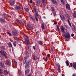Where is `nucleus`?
I'll list each match as a JSON object with an SVG mask.
<instances>
[{
    "mask_svg": "<svg viewBox=\"0 0 76 76\" xmlns=\"http://www.w3.org/2000/svg\"><path fill=\"white\" fill-rule=\"evenodd\" d=\"M74 35H75L73 34H71V37H74Z\"/></svg>",
    "mask_w": 76,
    "mask_h": 76,
    "instance_id": "45",
    "label": "nucleus"
},
{
    "mask_svg": "<svg viewBox=\"0 0 76 76\" xmlns=\"http://www.w3.org/2000/svg\"><path fill=\"white\" fill-rule=\"evenodd\" d=\"M57 28L58 29V31H59V32L60 33V29L59 28V27H58V26H57Z\"/></svg>",
    "mask_w": 76,
    "mask_h": 76,
    "instance_id": "34",
    "label": "nucleus"
},
{
    "mask_svg": "<svg viewBox=\"0 0 76 76\" xmlns=\"http://www.w3.org/2000/svg\"><path fill=\"white\" fill-rule=\"evenodd\" d=\"M58 72L59 73H60L61 72V70L60 68H58Z\"/></svg>",
    "mask_w": 76,
    "mask_h": 76,
    "instance_id": "42",
    "label": "nucleus"
},
{
    "mask_svg": "<svg viewBox=\"0 0 76 76\" xmlns=\"http://www.w3.org/2000/svg\"><path fill=\"white\" fill-rule=\"evenodd\" d=\"M58 69H60V66L59 65L58 66Z\"/></svg>",
    "mask_w": 76,
    "mask_h": 76,
    "instance_id": "54",
    "label": "nucleus"
},
{
    "mask_svg": "<svg viewBox=\"0 0 76 76\" xmlns=\"http://www.w3.org/2000/svg\"><path fill=\"white\" fill-rule=\"evenodd\" d=\"M39 15L38 12H36L34 13V16L35 19L37 22H38V16H39Z\"/></svg>",
    "mask_w": 76,
    "mask_h": 76,
    "instance_id": "2",
    "label": "nucleus"
},
{
    "mask_svg": "<svg viewBox=\"0 0 76 76\" xmlns=\"http://www.w3.org/2000/svg\"><path fill=\"white\" fill-rule=\"evenodd\" d=\"M73 67L76 70V63H75L73 64Z\"/></svg>",
    "mask_w": 76,
    "mask_h": 76,
    "instance_id": "25",
    "label": "nucleus"
},
{
    "mask_svg": "<svg viewBox=\"0 0 76 76\" xmlns=\"http://www.w3.org/2000/svg\"><path fill=\"white\" fill-rule=\"evenodd\" d=\"M66 7L68 10H70V5L68 4H66Z\"/></svg>",
    "mask_w": 76,
    "mask_h": 76,
    "instance_id": "7",
    "label": "nucleus"
},
{
    "mask_svg": "<svg viewBox=\"0 0 76 76\" xmlns=\"http://www.w3.org/2000/svg\"><path fill=\"white\" fill-rule=\"evenodd\" d=\"M64 26H65V28H66V29H69V26H68L66 25H64Z\"/></svg>",
    "mask_w": 76,
    "mask_h": 76,
    "instance_id": "35",
    "label": "nucleus"
},
{
    "mask_svg": "<svg viewBox=\"0 0 76 76\" xmlns=\"http://www.w3.org/2000/svg\"><path fill=\"white\" fill-rule=\"evenodd\" d=\"M27 76H31V74H29Z\"/></svg>",
    "mask_w": 76,
    "mask_h": 76,
    "instance_id": "60",
    "label": "nucleus"
},
{
    "mask_svg": "<svg viewBox=\"0 0 76 76\" xmlns=\"http://www.w3.org/2000/svg\"><path fill=\"white\" fill-rule=\"evenodd\" d=\"M7 44L8 46H9V47H10V42L8 43Z\"/></svg>",
    "mask_w": 76,
    "mask_h": 76,
    "instance_id": "48",
    "label": "nucleus"
},
{
    "mask_svg": "<svg viewBox=\"0 0 76 76\" xmlns=\"http://www.w3.org/2000/svg\"><path fill=\"white\" fill-rule=\"evenodd\" d=\"M61 76H64V74H62L61 75Z\"/></svg>",
    "mask_w": 76,
    "mask_h": 76,
    "instance_id": "62",
    "label": "nucleus"
},
{
    "mask_svg": "<svg viewBox=\"0 0 76 76\" xmlns=\"http://www.w3.org/2000/svg\"><path fill=\"white\" fill-rule=\"evenodd\" d=\"M33 48L34 50H35V46H34L33 47Z\"/></svg>",
    "mask_w": 76,
    "mask_h": 76,
    "instance_id": "52",
    "label": "nucleus"
},
{
    "mask_svg": "<svg viewBox=\"0 0 76 76\" xmlns=\"http://www.w3.org/2000/svg\"><path fill=\"white\" fill-rule=\"evenodd\" d=\"M13 34L14 36H18V34L17 33V31H12Z\"/></svg>",
    "mask_w": 76,
    "mask_h": 76,
    "instance_id": "6",
    "label": "nucleus"
},
{
    "mask_svg": "<svg viewBox=\"0 0 76 76\" xmlns=\"http://www.w3.org/2000/svg\"><path fill=\"white\" fill-rule=\"evenodd\" d=\"M25 10L27 12H28L29 11V9L28 8H26L25 9Z\"/></svg>",
    "mask_w": 76,
    "mask_h": 76,
    "instance_id": "37",
    "label": "nucleus"
},
{
    "mask_svg": "<svg viewBox=\"0 0 76 76\" xmlns=\"http://www.w3.org/2000/svg\"><path fill=\"white\" fill-rule=\"evenodd\" d=\"M15 9L16 10H19L20 9V7L18 6H16L15 7Z\"/></svg>",
    "mask_w": 76,
    "mask_h": 76,
    "instance_id": "18",
    "label": "nucleus"
},
{
    "mask_svg": "<svg viewBox=\"0 0 76 76\" xmlns=\"http://www.w3.org/2000/svg\"><path fill=\"white\" fill-rule=\"evenodd\" d=\"M6 64L8 66H9L10 65V62L8 61V63H7Z\"/></svg>",
    "mask_w": 76,
    "mask_h": 76,
    "instance_id": "39",
    "label": "nucleus"
},
{
    "mask_svg": "<svg viewBox=\"0 0 76 76\" xmlns=\"http://www.w3.org/2000/svg\"><path fill=\"white\" fill-rule=\"evenodd\" d=\"M1 54L2 55V56H6V55H7L6 52L2 50L1 51Z\"/></svg>",
    "mask_w": 76,
    "mask_h": 76,
    "instance_id": "3",
    "label": "nucleus"
},
{
    "mask_svg": "<svg viewBox=\"0 0 76 76\" xmlns=\"http://www.w3.org/2000/svg\"><path fill=\"white\" fill-rule=\"evenodd\" d=\"M70 65H71V67H72V66H73V64H72V63H70Z\"/></svg>",
    "mask_w": 76,
    "mask_h": 76,
    "instance_id": "50",
    "label": "nucleus"
},
{
    "mask_svg": "<svg viewBox=\"0 0 76 76\" xmlns=\"http://www.w3.org/2000/svg\"><path fill=\"white\" fill-rule=\"evenodd\" d=\"M26 62V58L25 57L24 58V60L23 62V64H25Z\"/></svg>",
    "mask_w": 76,
    "mask_h": 76,
    "instance_id": "11",
    "label": "nucleus"
},
{
    "mask_svg": "<svg viewBox=\"0 0 76 76\" xmlns=\"http://www.w3.org/2000/svg\"><path fill=\"white\" fill-rule=\"evenodd\" d=\"M19 23H20L21 25H25V23L24 21L23 22L21 20H19Z\"/></svg>",
    "mask_w": 76,
    "mask_h": 76,
    "instance_id": "14",
    "label": "nucleus"
},
{
    "mask_svg": "<svg viewBox=\"0 0 76 76\" xmlns=\"http://www.w3.org/2000/svg\"><path fill=\"white\" fill-rule=\"evenodd\" d=\"M7 34H9V35H10V32L8 31Z\"/></svg>",
    "mask_w": 76,
    "mask_h": 76,
    "instance_id": "57",
    "label": "nucleus"
},
{
    "mask_svg": "<svg viewBox=\"0 0 76 76\" xmlns=\"http://www.w3.org/2000/svg\"><path fill=\"white\" fill-rule=\"evenodd\" d=\"M47 56L48 57H50V54H48L47 55Z\"/></svg>",
    "mask_w": 76,
    "mask_h": 76,
    "instance_id": "51",
    "label": "nucleus"
},
{
    "mask_svg": "<svg viewBox=\"0 0 76 76\" xmlns=\"http://www.w3.org/2000/svg\"><path fill=\"white\" fill-rule=\"evenodd\" d=\"M41 26H42L41 28L42 29H45V27H44V25L43 23L42 24Z\"/></svg>",
    "mask_w": 76,
    "mask_h": 76,
    "instance_id": "23",
    "label": "nucleus"
},
{
    "mask_svg": "<svg viewBox=\"0 0 76 76\" xmlns=\"http://www.w3.org/2000/svg\"><path fill=\"white\" fill-rule=\"evenodd\" d=\"M14 64L15 66H16V65H17V62H16V61H15L14 62Z\"/></svg>",
    "mask_w": 76,
    "mask_h": 76,
    "instance_id": "41",
    "label": "nucleus"
},
{
    "mask_svg": "<svg viewBox=\"0 0 76 76\" xmlns=\"http://www.w3.org/2000/svg\"><path fill=\"white\" fill-rule=\"evenodd\" d=\"M61 31L62 32H64V27H63V26L61 27Z\"/></svg>",
    "mask_w": 76,
    "mask_h": 76,
    "instance_id": "22",
    "label": "nucleus"
},
{
    "mask_svg": "<svg viewBox=\"0 0 76 76\" xmlns=\"http://www.w3.org/2000/svg\"><path fill=\"white\" fill-rule=\"evenodd\" d=\"M61 2L62 3H63V0H61Z\"/></svg>",
    "mask_w": 76,
    "mask_h": 76,
    "instance_id": "53",
    "label": "nucleus"
},
{
    "mask_svg": "<svg viewBox=\"0 0 76 76\" xmlns=\"http://www.w3.org/2000/svg\"><path fill=\"white\" fill-rule=\"evenodd\" d=\"M53 14L54 15V16H57V14L55 12H53Z\"/></svg>",
    "mask_w": 76,
    "mask_h": 76,
    "instance_id": "38",
    "label": "nucleus"
},
{
    "mask_svg": "<svg viewBox=\"0 0 76 76\" xmlns=\"http://www.w3.org/2000/svg\"><path fill=\"white\" fill-rule=\"evenodd\" d=\"M0 21L1 23H5V22H6V21H5V20H4V19L1 18H0Z\"/></svg>",
    "mask_w": 76,
    "mask_h": 76,
    "instance_id": "9",
    "label": "nucleus"
},
{
    "mask_svg": "<svg viewBox=\"0 0 76 76\" xmlns=\"http://www.w3.org/2000/svg\"><path fill=\"white\" fill-rule=\"evenodd\" d=\"M73 16L74 18H76V13L74 12L73 13Z\"/></svg>",
    "mask_w": 76,
    "mask_h": 76,
    "instance_id": "28",
    "label": "nucleus"
},
{
    "mask_svg": "<svg viewBox=\"0 0 76 76\" xmlns=\"http://www.w3.org/2000/svg\"><path fill=\"white\" fill-rule=\"evenodd\" d=\"M67 22L69 24V25L71 27L72 25H71V23H70V20H69V19H68Z\"/></svg>",
    "mask_w": 76,
    "mask_h": 76,
    "instance_id": "27",
    "label": "nucleus"
},
{
    "mask_svg": "<svg viewBox=\"0 0 76 76\" xmlns=\"http://www.w3.org/2000/svg\"><path fill=\"white\" fill-rule=\"evenodd\" d=\"M39 44L40 45H42V42L41 41H39L38 42Z\"/></svg>",
    "mask_w": 76,
    "mask_h": 76,
    "instance_id": "30",
    "label": "nucleus"
},
{
    "mask_svg": "<svg viewBox=\"0 0 76 76\" xmlns=\"http://www.w3.org/2000/svg\"><path fill=\"white\" fill-rule=\"evenodd\" d=\"M27 25L28 27V28H29V29H31V30L33 29V28H32V27L31 26V25H29V24H28V23L27 24Z\"/></svg>",
    "mask_w": 76,
    "mask_h": 76,
    "instance_id": "16",
    "label": "nucleus"
},
{
    "mask_svg": "<svg viewBox=\"0 0 76 76\" xmlns=\"http://www.w3.org/2000/svg\"><path fill=\"white\" fill-rule=\"evenodd\" d=\"M42 3L43 5H45L46 4V2L45 0H42Z\"/></svg>",
    "mask_w": 76,
    "mask_h": 76,
    "instance_id": "24",
    "label": "nucleus"
},
{
    "mask_svg": "<svg viewBox=\"0 0 76 76\" xmlns=\"http://www.w3.org/2000/svg\"><path fill=\"white\" fill-rule=\"evenodd\" d=\"M3 16L4 19H6V18H7V15L6 14H4Z\"/></svg>",
    "mask_w": 76,
    "mask_h": 76,
    "instance_id": "21",
    "label": "nucleus"
},
{
    "mask_svg": "<svg viewBox=\"0 0 76 76\" xmlns=\"http://www.w3.org/2000/svg\"><path fill=\"white\" fill-rule=\"evenodd\" d=\"M60 17L61 20H65V18H64V16L61 15H60Z\"/></svg>",
    "mask_w": 76,
    "mask_h": 76,
    "instance_id": "10",
    "label": "nucleus"
},
{
    "mask_svg": "<svg viewBox=\"0 0 76 76\" xmlns=\"http://www.w3.org/2000/svg\"><path fill=\"white\" fill-rule=\"evenodd\" d=\"M51 1L53 4H56V5H57V0H52Z\"/></svg>",
    "mask_w": 76,
    "mask_h": 76,
    "instance_id": "8",
    "label": "nucleus"
},
{
    "mask_svg": "<svg viewBox=\"0 0 76 76\" xmlns=\"http://www.w3.org/2000/svg\"><path fill=\"white\" fill-rule=\"evenodd\" d=\"M66 66H68L69 65V61L67 60L66 61Z\"/></svg>",
    "mask_w": 76,
    "mask_h": 76,
    "instance_id": "29",
    "label": "nucleus"
},
{
    "mask_svg": "<svg viewBox=\"0 0 76 76\" xmlns=\"http://www.w3.org/2000/svg\"><path fill=\"white\" fill-rule=\"evenodd\" d=\"M65 16H66V17H68V14H67V13H66V14H65Z\"/></svg>",
    "mask_w": 76,
    "mask_h": 76,
    "instance_id": "40",
    "label": "nucleus"
},
{
    "mask_svg": "<svg viewBox=\"0 0 76 76\" xmlns=\"http://www.w3.org/2000/svg\"><path fill=\"white\" fill-rule=\"evenodd\" d=\"M12 47V44L11 43H10V47Z\"/></svg>",
    "mask_w": 76,
    "mask_h": 76,
    "instance_id": "47",
    "label": "nucleus"
},
{
    "mask_svg": "<svg viewBox=\"0 0 76 76\" xmlns=\"http://www.w3.org/2000/svg\"><path fill=\"white\" fill-rule=\"evenodd\" d=\"M26 59H27V58H28L29 57V53H27L26 54Z\"/></svg>",
    "mask_w": 76,
    "mask_h": 76,
    "instance_id": "17",
    "label": "nucleus"
},
{
    "mask_svg": "<svg viewBox=\"0 0 76 76\" xmlns=\"http://www.w3.org/2000/svg\"><path fill=\"white\" fill-rule=\"evenodd\" d=\"M1 49L2 50H4V49H5V48H4V47H3L1 48Z\"/></svg>",
    "mask_w": 76,
    "mask_h": 76,
    "instance_id": "43",
    "label": "nucleus"
},
{
    "mask_svg": "<svg viewBox=\"0 0 76 76\" xmlns=\"http://www.w3.org/2000/svg\"><path fill=\"white\" fill-rule=\"evenodd\" d=\"M63 36V37H64L65 39H69L70 38V34L69 33L66 34V33H65Z\"/></svg>",
    "mask_w": 76,
    "mask_h": 76,
    "instance_id": "1",
    "label": "nucleus"
},
{
    "mask_svg": "<svg viewBox=\"0 0 76 76\" xmlns=\"http://www.w3.org/2000/svg\"><path fill=\"white\" fill-rule=\"evenodd\" d=\"M2 72V69H0V74Z\"/></svg>",
    "mask_w": 76,
    "mask_h": 76,
    "instance_id": "46",
    "label": "nucleus"
},
{
    "mask_svg": "<svg viewBox=\"0 0 76 76\" xmlns=\"http://www.w3.org/2000/svg\"><path fill=\"white\" fill-rule=\"evenodd\" d=\"M34 11L35 12H37V9H36V8H34Z\"/></svg>",
    "mask_w": 76,
    "mask_h": 76,
    "instance_id": "49",
    "label": "nucleus"
},
{
    "mask_svg": "<svg viewBox=\"0 0 76 76\" xmlns=\"http://www.w3.org/2000/svg\"><path fill=\"white\" fill-rule=\"evenodd\" d=\"M15 1L14 0L13 1H12L11 2V3H10V5L12 6H13L15 4Z\"/></svg>",
    "mask_w": 76,
    "mask_h": 76,
    "instance_id": "12",
    "label": "nucleus"
},
{
    "mask_svg": "<svg viewBox=\"0 0 76 76\" xmlns=\"http://www.w3.org/2000/svg\"><path fill=\"white\" fill-rule=\"evenodd\" d=\"M13 44L14 46H16V41H14L13 42Z\"/></svg>",
    "mask_w": 76,
    "mask_h": 76,
    "instance_id": "32",
    "label": "nucleus"
},
{
    "mask_svg": "<svg viewBox=\"0 0 76 76\" xmlns=\"http://www.w3.org/2000/svg\"><path fill=\"white\" fill-rule=\"evenodd\" d=\"M72 76H75V74H73L72 75Z\"/></svg>",
    "mask_w": 76,
    "mask_h": 76,
    "instance_id": "59",
    "label": "nucleus"
},
{
    "mask_svg": "<svg viewBox=\"0 0 76 76\" xmlns=\"http://www.w3.org/2000/svg\"><path fill=\"white\" fill-rule=\"evenodd\" d=\"M28 51H31V46H28Z\"/></svg>",
    "mask_w": 76,
    "mask_h": 76,
    "instance_id": "15",
    "label": "nucleus"
},
{
    "mask_svg": "<svg viewBox=\"0 0 76 76\" xmlns=\"http://www.w3.org/2000/svg\"><path fill=\"white\" fill-rule=\"evenodd\" d=\"M37 1H38V0H36V5H37V6H39V2H38V3H37Z\"/></svg>",
    "mask_w": 76,
    "mask_h": 76,
    "instance_id": "31",
    "label": "nucleus"
},
{
    "mask_svg": "<svg viewBox=\"0 0 76 76\" xmlns=\"http://www.w3.org/2000/svg\"><path fill=\"white\" fill-rule=\"evenodd\" d=\"M7 73H8V72L7 70H4V75H6L7 74Z\"/></svg>",
    "mask_w": 76,
    "mask_h": 76,
    "instance_id": "20",
    "label": "nucleus"
},
{
    "mask_svg": "<svg viewBox=\"0 0 76 76\" xmlns=\"http://www.w3.org/2000/svg\"><path fill=\"white\" fill-rule=\"evenodd\" d=\"M25 41L26 42V43L27 45H30L31 44H30V42L29 41V40L28 39L26 38L25 39Z\"/></svg>",
    "mask_w": 76,
    "mask_h": 76,
    "instance_id": "5",
    "label": "nucleus"
},
{
    "mask_svg": "<svg viewBox=\"0 0 76 76\" xmlns=\"http://www.w3.org/2000/svg\"><path fill=\"white\" fill-rule=\"evenodd\" d=\"M29 69H27L25 71V75H26L27 74V73H29Z\"/></svg>",
    "mask_w": 76,
    "mask_h": 76,
    "instance_id": "13",
    "label": "nucleus"
},
{
    "mask_svg": "<svg viewBox=\"0 0 76 76\" xmlns=\"http://www.w3.org/2000/svg\"><path fill=\"white\" fill-rule=\"evenodd\" d=\"M40 1H41V0H38V1H37V3H38V2L40 3Z\"/></svg>",
    "mask_w": 76,
    "mask_h": 76,
    "instance_id": "44",
    "label": "nucleus"
},
{
    "mask_svg": "<svg viewBox=\"0 0 76 76\" xmlns=\"http://www.w3.org/2000/svg\"><path fill=\"white\" fill-rule=\"evenodd\" d=\"M51 9L52 10V11L53 12H54V11H55V10L54 9V7H51Z\"/></svg>",
    "mask_w": 76,
    "mask_h": 76,
    "instance_id": "36",
    "label": "nucleus"
},
{
    "mask_svg": "<svg viewBox=\"0 0 76 76\" xmlns=\"http://www.w3.org/2000/svg\"><path fill=\"white\" fill-rule=\"evenodd\" d=\"M73 29L74 30H75L76 29L75 28V27H73Z\"/></svg>",
    "mask_w": 76,
    "mask_h": 76,
    "instance_id": "61",
    "label": "nucleus"
},
{
    "mask_svg": "<svg viewBox=\"0 0 76 76\" xmlns=\"http://www.w3.org/2000/svg\"><path fill=\"white\" fill-rule=\"evenodd\" d=\"M57 23V22H55V23H54V24H55V25H56Z\"/></svg>",
    "mask_w": 76,
    "mask_h": 76,
    "instance_id": "56",
    "label": "nucleus"
},
{
    "mask_svg": "<svg viewBox=\"0 0 76 76\" xmlns=\"http://www.w3.org/2000/svg\"><path fill=\"white\" fill-rule=\"evenodd\" d=\"M15 23H19V21L18 20H16L15 21Z\"/></svg>",
    "mask_w": 76,
    "mask_h": 76,
    "instance_id": "33",
    "label": "nucleus"
},
{
    "mask_svg": "<svg viewBox=\"0 0 76 76\" xmlns=\"http://www.w3.org/2000/svg\"><path fill=\"white\" fill-rule=\"evenodd\" d=\"M0 66H1V67H3L4 66V64L2 63V62H0Z\"/></svg>",
    "mask_w": 76,
    "mask_h": 76,
    "instance_id": "26",
    "label": "nucleus"
},
{
    "mask_svg": "<svg viewBox=\"0 0 76 76\" xmlns=\"http://www.w3.org/2000/svg\"><path fill=\"white\" fill-rule=\"evenodd\" d=\"M66 32H67V30L66 29Z\"/></svg>",
    "mask_w": 76,
    "mask_h": 76,
    "instance_id": "63",
    "label": "nucleus"
},
{
    "mask_svg": "<svg viewBox=\"0 0 76 76\" xmlns=\"http://www.w3.org/2000/svg\"><path fill=\"white\" fill-rule=\"evenodd\" d=\"M0 76H4V75H0Z\"/></svg>",
    "mask_w": 76,
    "mask_h": 76,
    "instance_id": "64",
    "label": "nucleus"
},
{
    "mask_svg": "<svg viewBox=\"0 0 76 76\" xmlns=\"http://www.w3.org/2000/svg\"><path fill=\"white\" fill-rule=\"evenodd\" d=\"M30 3H32V0H30Z\"/></svg>",
    "mask_w": 76,
    "mask_h": 76,
    "instance_id": "55",
    "label": "nucleus"
},
{
    "mask_svg": "<svg viewBox=\"0 0 76 76\" xmlns=\"http://www.w3.org/2000/svg\"><path fill=\"white\" fill-rule=\"evenodd\" d=\"M30 19L32 22H34V20H35V18H34L32 17V16H31L30 17Z\"/></svg>",
    "mask_w": 76,
    "mask_h": 76,
    "instance_id": "19",
    "label": "nucleus"
},
{
    "mask_svg": "<svg viewBox=\"0 0 76 76\" xmlns=\"http://www.w3.org/2000/svg\"><path fill=\"white\" fill-rule=\"evenodd\" d=\"M72 26H73V28H75V25H73Z\"/></svg>",
    "mask_w": 76,
    "mask_h": 76,
    "instance_id": "58",
    "label": "nucleus"
},
{
    "mask_svg": "<svg viewBox=\"0 0 76 76\" xmlns=\"http://www.w3.org/2000/svg\"><path fill=\"white\" fill-rule=\"evenodd\" d=\"M31 63V62L29 61H28L26 63V67L27 68H29V64Z\"/></svg>",
    "mask_w": 76,
    "mask_h": 76,
    "instance_id": "4",
    "label": "nucleus"
}]
</instances>
